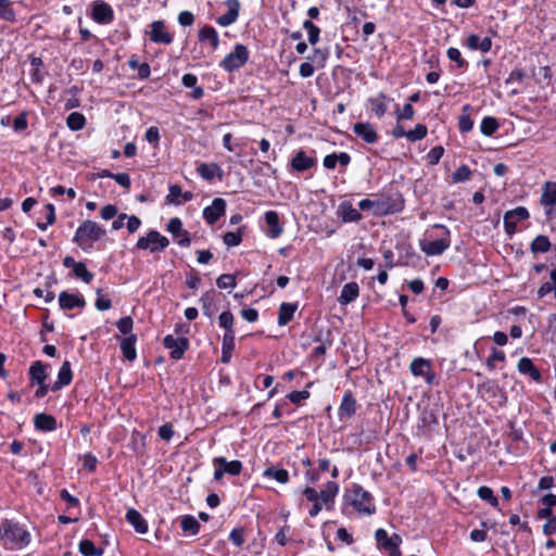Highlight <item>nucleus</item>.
I'll return each mask as SVG.
<instances>
[{
	"instance_id": "052dcab7",
	"label": "nucleus",
	"mask_w": 556,
	"mask_h": 556,
	"mask_svg": "<svg viewBox=\"0 0 556 556\" xmlns=\"http://www.w3.org/2000/svg\"><path fill=\"white\" fill-rule=\"evenodd\" d=\"M97 295H98V298H97L96 303H94L97 309H99V311H106V309L111 308V306H112L111 300L110 299H105L103 295H101V290L100 289L97 290Z\"/></svg>"
},
{
	"instance_id": "c756f323",
	"label": "nucleus",
	"mask_w": 556,
	"mask_h": 556,
	"mask_svg": "<svg viewBox=\"0 0 556 556\" xmlns=\"http://www.w3.org/2000/svg\"><path fill=\"white\" fill-rule=\"evenodd\" d=\"M467 46L471 50H480L482 52H488L492 47V41L491 38L489 37H484L481 39L478 35L471 34L467 38Z\"/></svg>"
},
{
	"instance_id": "f3484780",
	"label": "nucleus",
	"mask_w": 556,
	"mask_h": 556,
	"mask_svg": "<svg viewBox=\"0 0 556 556\" xmlns=\"http://www.w3.org/2000/svg\"><path fill=\"white\" fill-rule=\"evenodd\" d=\"M375 539L378 542L379 546L382 549H388L389 547H395V544L402 543V538L397 533H393L391 536L388 535V532L380 528L375 532Z\"/></svg>"
},
{
	"instance_id": "79ce46f5",
	"label": "nucleus",
	"mask_w": 556,
	"mask_h": 556,
	"mask_svg": "<svg viewBox=\"0 0 556 556\" xmlns=\"http://www.w3.org/2000/svg\"><path fill=\"white\" fill-rule=\"evenodd\" d=\"M149 233L157 236V239L152 238L150 241V244L152 245V253L164 251L169 245V240L166 237L162 236L159 231L150 230Z\"/></svg>"
},
{
	"instance_id": "8fccbe9b",
	"label": "nucleus",
	"mask_w": 556,
	"mask_h": 556,
	"mask_svg": "<svg viewBox=\"0 0 556 556\" xmlns=\"http://www.w3.org/2000/svg\"><path fill=\"white\" fill-rule=\"evenodd\" d=\"M218 323H219V326L225 328V333H230L231 334H235V331H233V315L230 313V312H223L219 317H218Z\"/></svg>"
},
{
	"instance_id": "4468645a",
	"label": "nucleus",
	"mask_w": 556,
	"mask_h": 556,
	"mask_svg": "<svg viewBox=\"0 0 556 556\" xmlns=\"http://www.w3.org/2000/svg\"><path fill=\"white\" fill-rule=\"evenodd\" d=\"M450 247L448 238H441L432 241H421L420 248L427 255H441Z\"/></svg>"
},
{
	"instance_id": "7ed1b4c3",
	"label": "nucleus",
	"mask_w": 556,
	"mask_h": 556,
	"mask_svg": "<svg viewBox=\"0 0 556 556\" xmlns=\"http://www.w3.org/2000/svg\"><path fill=\"white\" fill-rule=\"evenodd\" d=\"M105 235V230L93 220H85L76 230L74 241L84 247L87 241H98Z\"/></svg>"
},
{
	"instance_id": "5701e85b",
	"label": "nucleus",
	"mask_w": 556,
	"mask_h": 556,
	"mask_svg": "<svg viewBox=\"0 0 556 556\" xmlns=\"http://www.w3.org/2000/svg\"><path fill=\"white\" fill-rule=\"evenodd\" d=\"M315 165V160L305 154L304 151L300 150L296 152L294 157L291 160V167L295 172H304Z\"/></svg>"
},
{
	"instance_id": "a19ab883",
	"label": "nucleus",
	"mask_w": 556,
	"mask_h": 556,
	"mask_svg": "<svg viewBox=\"0 0 556 556\" xmlns=\"http://www.w3.org/2000/svg\"><path fill=\"white\" fill-rule=\"evenodd\" d=\"M86 118L79 112L71 113L66 118V125L71 130H80L85 127Z\"/></svg>"
},
{
	"instance_id": "a211bd4d",
	"label": "nucleus",
	"mask_w": 556,
	"mask_h": 556,
	"mask_svg": "<svg viewBox=\"0 0 556 556\" xmlns=\"http://www.w3.org/2000/svg\"><path fill=\"white\" fill-rule=\"evenodd\" d=\"M353 130L367 143H374L378 140L377 132L369 123H356L353 126Z\"/></svg>"
},
{
	"instance_id": "13d9d810",
	"label": "nucleus",
	"mask_w": 556,
	"mask_h": 556,
	"mask_svg": "<svg viewBox=\"0 0 556 556\" xmlns=\"http://www.w3.org/2000/svg\"><path fill=\"white\" fill-rule=\"evenodd\" d=\"M216 285L219 289L236 287V278L230 274H223L217 278Z\"/></svg>"
},
{
	"instance_id": "69168bd1",
	"label": "nucleus",
	"mask_w": 556,
	"mask_h": 556,
	"mask_svg": "<svg viewBox=\"0 0 556 556\" xmlns=\"http://www.w3.org/2000/svg\"><path fill=\"white\" fill-rule=\"evenodd\" d=\"M328 55H329V51L327 49L326 50L315 49L312 60H313V62L318 63L323 67L326 60L328 59Z\"/></svg>"
},
{
	"instance_id": "20e7f679",
	"label": "nucleus",
	"mask_w": 556,
	"mask_h": 556,
	"mask_svg": "<svg viewBox=\"0 0 556 556\" xmlns=\"http://www.w3.org/2000/svg\"><path fill=\"white\" fill-rule=\"evenodd\" d=\"M249 60V50L244 45L237 43L233 51L227 54L220 62V66L231 73L243 66Z\"/></svg>"
},
{
	"instance_id": "e433bc0d",
	"label": "nucleus",
	"mask_w": 556,
	"mask_h": 556,
	"mask_svg": "<svg viewBox=\"0 0 556 556\" xmlns=\"http://www.w3.org/2000/svg\"><path fill=\"white\" fill-rule=\"evenodd\" d=\"M263 476L266 478H273L279 483H287L289 481V473L286 469L277 467H268L263 471Z\"/></svg>"
},
{
	"instance_id": "6e6552de",
	"label": "nucleus",
	"mask_w": 556,
	"mask_h": 556,
	"mask_svg": "<svg viewBox=\"0 0 556 556\" xmlns=\"http://www.w3.org/2000/svg\"><path fill=\"white\" fill-rule=\"evenodd\" d=\"M529 218V212L523 206H518L514 210L507 211L504 214V227L505 231L511 236L516 232L517 224L520 220Z\"/></svg>"
},
{
	"instance_id": "49530a36",
	"label": "nucleus",
	"mask_w": 556,
	"mask_h": 556,
	"mask_svg": "<svg viewBox=\"0 0 556 556\" xmlns=\"http://www.w3.org/2000/svg\"><path fill=\"white\" fill-rule=\"evenodd\" d=\"M73 274L86 283H90L93 279V274L89 271L86 265L81 262L75 265Z\"/></svg>"
},
{
	"instance_id": "37998d69",
	"label": "nucleus",
	"mask_w": 556,
	"mask_h": 556,
	"mask_svg": "<svg viewBox=\"0 0 556 556\" xmlns=\"http://www.w3.org/2000/svg\"><path fill=\"white\" fill-rule=\"evenodd\" d=\"M79 552L84 556H102L104 551L101 547H96L94 544L89 540H83L79 543Z\"/></svg>"
},
{
	"instance_id": "4c0bfd02",
	"label": "nucleus",
	"mask_w": 556,
	"mask_h": 556,
	"mask_svg": "<svg viewBox=\"0 0 556 556\" xmlns=\"http://www.w3.org/2000/svg\"><path fill=\"white\" fill-rule=\"evenodd\" d=\"M551 242L546 236H536L531 242V251L533 253H546L551 250Z\"/></svg>"
},
{
	"instance_id": "dca6fc26",
	"label": "nucleus",
	"mask_w": 556,
	"mask_h": 556,
	"mask_svg": "<svg viewBox=\"0 0 556 556\" xmlns=\"http://www.w3.org/2000/svg\"><path fill=\"white\" fill-rule=\"evenodd\" d=\"M59 304L62 309H73L74 307H84L86 305V301L80 295L62 291L59 294Z\"/></svg>"
},
{
	"instance_id": "c9c22d12",
	"label": "nucleus",
	"mask_w": 556,
	"mask_h": 556,
	"mask_svg": "<svg viewBox=\"0 0 556 556\" xmlns=\"http://www.w3.org/2000/svg\"><path fill=\"white\" fill-rule=\"evenodd\" d=\"M29 376L33 383H41L46 381V366L37 361L29 368Z\"/></svg>"
},
{
	"instance_id": "ddd939ff",
	"label": "nucleus",
	"mask_w": 556,
	"mask_h": 556,
	"mask_svg": "<svg viewBox=\"0 0 556 556\" xmlns=\"http://www.w3.org/2000/svg\"><path fill=\"white\" fill-rule=\"evenodd\" d=\"M226 5L228 8L227 13L220 15L216 20V23L223 27H227V26L233 24L238 20L239 10H240L239 0H227Z\"/></svg>"
},
{
	"instance_id": "3c124183",
	"label": "nucleus",
	"mask_w": 556,
	"mask_h": 556,
	"mask_svg": "<svg viewBox=\"0 0 556 556\" xmlns=\"http://www.w3.org/2000/svg\"><path fill=\"white\" fill-rule=\"evenodd\" d=\"M181 529L185 532H191L192 534H197L199 532L200 525L194 517L185 516L181 520Z\"/></svg>"
},
{
	"instance_id": "f257e3e1",
	"label": "nucleus",
	"mask_w": 556,
	"mask_h": 556,
	"mask_svg": "<svg viewBox=\"0 0 556 556\" xmlns=\"http://www.w3.org/2000/svg\"><path fill=\"white\" fill-rule=\"evenodd\" d=\"M344 497L359 514L372 515L376 511L371 494L358 484L346 491Z\"/></svg>"
},
{
	"instance_id": "bf43d9fd",
	"label": "nucleus",
	"mask_w": 556,
	"mask_h": 556,
	"mask_svg": "<svg viewBox=\"0 0 556 556\" xmlns=\"http://www.w3.org/2000/svg\"><path fill=\"white\" fill-rule=\"evenodd\" d=\"M132 327H134V321L130 316L123 317L117 321V328L123 334L130 333L132 330Z\"/></svg>"
},
{
	"instance_id": "f704fd0d",
	"label": "nucleus",
	"mask_w": 556,
	"mask_h": 556,
	"mask_svg": "<svg viewBox=\"0 0 556 556\" xmlns=\"http://www.w3.org/2000/svg\"><path fill=\"white\" fill-rule=\"evenodd\" d=\"M199 40H208L211 47L215 50L219 45V38L217 31L211 26H204L199 30Z\"/></svg>"
},
{
	"instance_id": "ea45409f",
	"label": "nucleus",
	"mask_w": 556,
	"mask_h": 556,
	"mask_svg": "<svg viewBox=\"0 0 556 556\" xmlns=\"http://www.w3.org/2000/svg\"><path fill=\"white\" fill-rule=\"evenodd\" d=\"M200 302L202 303L203 314L211 318L215 313L214 292L213 291L205 292L201 296Z\"/></svg>"
},
{
	"instance_id": "0eeeda50",
	"label": "nucleus",
	"mask_w": 556,
	"mask_h": 556,
	"mask_svg": "<svg viewBox=\"0 0 556 556\" xmlns=\"http://www.w3.org/2000/svg\"><path fill=\"white\" fill-rule=\"evenodd\" d=\"M409 369L415 377L425 378L428 384L433 383L435 376L431 370V363L429 359L424 357H416L412 361Z\"/></svg>"
},
{
	"instance_id": "b1692460",
	"label": "nucleus",
	"mask_w": 556,
	"mask_h": 556,
	"mask_svg": "<svg viewBox=\"0 0 556 556\" xmlns=\"http://www.w3.org/2000/svg\"><path fill=\"white\" fill-rule=\"evenodd\" d=\"M126 520L135 528L138 533L144 534L148 532V523L141 514L135 508H130L126 513Z\"/></svg>"
},
{
	"instance_id": "f8f14e48",
	"label": "nucleus",
	"mask_w": 556,
	"mask_h": 556,
	"mask_svg": "<svg viewBox=\"0 0 556 556\" xmlns=\"http://www.w3.org/2000/svg\"><path fill=\"white\" fill-rule=\"evenodd\" d=\"M167 230L175 237L178 238V244L180 247H189L191 243L188 231L182 229V222L178 217L169 219L167 224Z\"/></svg>"
},
{
	"instance_id": "338daca9",
	"label": "nucleus",
	"mask_w": 556,
	"mask_h": 556,
	"mask_svg": "<svg viewBox=\"0 0 556 556\" xmlns=\"http://www.w3.org/2000/svg\"><path fill=\"white\" fill-rule=\"evenodd\" d=\"M230 540L236 546H241L244 543V531L241 528H236L230 532Z\"/></svg>"
},
{
	"instance_id": "423d86ee",
	"label": "nucleus",
	"mask_w": 556,
	"mask_h": 556,
	"mask_svg": "<svg viewBox=\"0 0 556 556\" xmlns=\"http://www.w3.org/2000/svg\"><path fill=\"white\" fill-rule=\"evenodd\" d=\"M163 344L170 351V357L175 361L182 358L189 348V341L185 337H174L168 334L164 338Z\"/></svg>"
},
{
	"instance_id": "c03bdc74",
	"label": "nucleus",
	"mask_w": 556,
	"mask_h": 556,
	"mask_svg": "<svg viewBox=\"0 0 556 556\" xmlns=\"http://www.w3.org/2000/svg\"><path fill=\"white\" fill-rule=\"evenodd\" d=\"M498 128V123L494 117L486 116L482 119L480 129L485 136H492Z\"/></svg>"
},
{
	"instance_id": "412c9836",
	"label": "nucleus",
	"mask_w": 556,
	"mask_h": 556,
	"mask_svg": "<svg viewBox=\"0 0 556 556\" xmlns=\"http://www.w3.org/2000/svg\"><path fill=\"white\" fill-rule=\"evenodd\" d=\"M199 175L205 180H212L215 177L222 179L224 177V172L216 163H202L198 167Z\"/></svg>"
},
{
	"instance_id": "2f4dec72",
	"label": "nucleus",
	"mask_w": 556,
	"mask_h": 556,
	"mask_svg": "<svg viewBox=\"0 0 556 556\" xmlns=\"http://www.w3.org/2000/svg\"><path fill=\"white\" fill-rule=\"evenodd\" d=\"M136 340V336L130 334L129 337L124 338L121 342V350L123 356L129 362L135 361L137 357V352L135 348Z\"/></svg>"
},
{
	"instance_id": "6ab92c4d",
	"label": "nucleus",
	"mask_w": 556,
	"mask_h": 556,
	"mask_svg": "<svg viewBox=\"0 0 556 556\" xmlns=\"http://www.w3.org/2000/svg\"><path fill=\"white\" fill-rule=\"evenodd\" d=\"M265 222L268 226L267 236L269 238H278L282 233V226L279 223V215L275 211H268L265 213Z\"/></svg>"
},
{
	"instance_id": "39448f33",
	"label": "nucleus",
	"mask_w": 556,
	"mask_h": 556,
	"mask_svg": "<svg viewBox=\"0 0 556 556\" xmlns=\"http://www.w3.org/2000/svg\"><path fill=\"white\" fill-rule=\"evenodd\" d=\"M214 479L220 480L225 473L238 476L242 470V463L240 460L228 462L225 457L214 458Z\"/></svg>"
},
{
	"instance_id": "0e129e2a",
	"label": "nucleus",
	"mask_w": 556,
	"mask_h": 556,
	"mask_svg": "<svg viewBox=\"0 0 556 556\" xmlns=\"http://www.w3.org/2000/svg\"><path fill=\"white\" fill-rule=\"evenodd\" d=\"M458 126L462 132H468L473 127V122L468 114H464L458 119Z\"/></svg>"
},
{
	"instance_id": "e2e57ef3",
	"label": "nucleus",
	"mask_w": 556,
	"mask_h": 556,
	"mask_svg": "<svg viewBox=\"0 0 556 556\" xmlns=\"http://www.w3.org/2000/svg\"><path fill=\"white\" fill-rule=\"evenodd\" d=\"M414 114H415V110L414 108L412 106L410 103H407V104H404L403 105V109L397 113V121H402V119H412L414 117Z\"/></svg>"
},
{
	"instance_id": "5fc2aeb1",
	"label": "nucleus",
	"mask_w": 556,
	"mask_h": 556,
	"mask_svg": "<svg viewBox=\"0 0 556 556\" xmlns=\"http://www.w3.org/2000/svg\"><path fill=\"white\" fill-rule=\"evenodd\" d=\"M419 420L422 427H431L432 425L438 422L435 413L427 408L421 410Z\"/></svg>"
},
{
	"instance_id": "9d476101",
	"label": "nucleus",
	"mask_w": 556,
	"mask_h": 556,
	"mask_svg": "<svg viewBox=\"0 0 556 556\" xmlns=\"http://www.w3.org/2000/svg\"><path fill=\"white\" fill-rule=\"evenodd\" d=\"M403 208V202L397 195L396 199L392 197H382L376 199V214L377 215H388L400 212Z\"/></svg>"
},
{
	"instance_id": "4be33fe9",
	"label": "nucleus",
	"mask_w": 556,
	"mask_h": 556,
	"mask_svg": "<svg viewBox=\"0 0 556 556\" xmlns=\"http://www.w3.org/2000/svg\"><path fill=\"white\" fill-rule=\"evenodd\" d=\"M356 412V401L351 392H345L339 407L340 419L351 418Z\"/></svg>"
},
{
	"instance_id": "774afa93",
	"label": "nucleus",
	"mask_w": 556,
	"mask_h": 556,
	"mask_svg": "<svg viewBox=\"0 0 556 556\" xmlns=\"http://www.w3.org/2000/svg\"><path fill=\"white\" fill-rule=\"evenodd\" d=\"M174 435L173 426L164 424L159 428V437L164 441H169Z\"/></svg>"
},
{
	"instance_id": "c85d7f7f",
	"label": "nucleus",
	"mask_w": 556,
	"mask_h": 556,
	"mask_svg": "<svg viewBox=\"0 0 556 556\" xmlns=\"http://www.w3.org/2000/svg\"><path fill=\"white\" fill-rule=\"evenodd\" d=\"M339 215L345 223L358 222L362 218L359 211L349 202H343L339 206Z\"/></svg>"
},
{
	"instance_id": "cd10ccee",
	"label": "nucleus",
	"mask_w": 556,
	"mask_h": 556,
	"mask_svg": "<svg viewBox=\"0 0 556 556\" xmlns=\"http://www.w3.org/2000/svg\"><path fill=\"white\" fill-rule=\"evenodd\" d=\"M359 293V287L356 282L352 281L349 283H345L342 287L340 296L338 298V301L342 305H346L351 302H353Z\"/></svg>"
},
{
	"instance_id": "aec40b11",
	"label": "nucleus",
	"mask_w": 556,
	"mask_h": 556,
	"mask_svg": "<svg viewBox=\"0 0 556 556\" xmlns=\"http://www.w3.org/2000/svg\"><path fill=\"white\" fill-rule=\"evenodd\" d=\"M73 379L71 363L68 361H64L59 374H58V380L52 384L51 390L58 391L61 388L67 386L71 383Z\"/></svg>"
},
{
	"instance_id": "72a5a7b5",
	"label": "nucleus",
	"mask_w": 556,
	"mask_h": 556,
	"mask_svg": "<svg viewBox=\"0 0 556 556\" xmlns=\"http://www.w3.org/2000/svg\"><path fill=\"white\" fill-rule=\"evenodd\" d=\"M298 308L296 304L281 303L278 313V325L286 326L292 318Z\"/></svg>"
},
{
	"instance_id": "de8ad7c7",
	"label": "nucleus",
	"mask_w": 556,
	"mask_h": 556,
	"mask_svg": "<svg viewBox=\"0 0 556 556\" xmlns=\"http://www.w3.org/2000/svg\"><path fill=\"white\" fill-rule=\"evenodd\" d=\"M303 27L307 30L308 41L311 45H315L319 40L320 29L312 21L306 20L303 23Z\"/></svg>"
},
{
	"instance_id": "a878e982",
	"label": "nucleus",
	"mask_w": 556,
	"mask_h": 556,
	"mask_svg": "<svg viewBox=\"0 0 556 556\" xmlns=\"http://www.w3.org/2000/svg\"><path fill=\"white\" fill-rule=\"evenodd\" d=\"M517 368L520 374L530 376L536 382L541 381L542 379L539 369L534 366L533 362L529 357L520 358Z\"/></svg>"
},
{
	"instance_id": "864d4df0",
	"label": "nucleus",
	"mask_w": 556,
	"mask_h": 556,
	"mask_svg": "<svg viewBox=\"0 0 556 556\" xmlns=\"http://www.w3.org/2000/svg\"><path fill=\"white\" fill-rule=\"evenodd\" d=\"M471 169L467 165L459 166L452 175V181L464 182L470 178Z\"/></svg>"
},
{
	"instance_id": "a18cd8bd",
	"label": "nucleus",
	"mask_w": 556,
	"mask_h": 556,
	"mask_svg": "<svg viewBox=\"0 0 556 556\" xmlns=\"http://www.w3.org/2000/svg\"><path fill=\"white\" fill-rule=\"evenodd\" d=\"M477 494H478V496L481 500L486 501L491 506H493V507H497L498 506V500L494 495V493H493L491 488L485 486V485L480 486L478 489Z\"/></svg>"
},
{
	"instance_id": "6e6d98bb",
	"label": "nucleus",
	"mask_w": 556,
	"mask_h": 556,
	"mask_svg": "<svg viewBox=\"0 0 556 556\" xmlns=\"http://www.w3.org/2000/svg\"><path fill=\"white\" fill-rule=\"evenodd\" d=\"M446 54L451 61L457 63L459 68L467 67L468 63L462 58L460 51L457 48H448Z\"/></svg>"
},
{
	"instance_id": "9b49d317",
	"label": "nucleus",
	"mask_w": 556,
	"mask_h": 556,
	"mask_svg": "<svg viewBox=\"0 0 556 556\" xmlns=\"http://www.w3.org/2000/svg\"><path fill=\"white\" fill-rule=\"evenodd\" d=\"M226 211V201L222 198H215L210 206L203 210V217L207 224L214 225Z\"/></svg>"
},
{
	"instance_id": "09e8293b",
	"label": "nucleus",
	"mask_w": 556,
	"mask_h": 556,
	"mask_svg": "<svg viewBox=\"0 0 556 556\" xmlns=\"http://www.w3.org/2000/svg\"><path fill=\"white\" fill-rule=\"evenodd\" d=\"M0 18L8 22L15 21V13L11 8L10 0H0Z\"/></svg>"
},
{
	"instance_id": "603ef678",
	"label": "nucleus",
	"mask_w": 556,
	"mask_h": 556,
	"mask_svg": "<svg viewBox=\"0 0 556 556\" xmlns=\"http://www.w3.org/2000/svg\"><path fill=\"white\" fill-rule=\"evenodd\" d=\"M427 127L424 124H417L414 129L407 131V140L415 142L427 136Z\"/></svg>"
},
{
	"instance_id": "4d7b16f0",
	"label": "nucleus",
	"mask_w": 556,
	"mask_h": 556,
	"mask_svg": "<svg viewBox=\"0 0 556 556\" xmlns=\"http://www.w3.org/2000/svg\"><path fill=\"white\" fill-rule=\"evenodd\" d=\"M224 243L228 247H237L242 241V235L240 231L237 232H226L223 237Z\"/></svg>"
},
{
	"instance_id": "7c9ffc66",
	"label": "nucleus",
	"mask_w": 556,
	"mask_h": 556,
	"mask_svg": "<svg viewBox=\"0 0 556 556\" xmlns=\"http://www.w3.org/2000/svg\"><path fill=\"white\" fill-rule=\"evenodd\" d=\"M339 492V485L337 482L329 481L326 483L325 488L318 492L319 501L325 505H329L333 503L334 497Z\"/></svg>"
},
{
	"instance_id": "58836bf2",
	"label": "nucleus",
	"mask_w": 556,
	"mask_h": 556,
	"mask_svg": "<svg viewBox=\"0 0 556 556\" xmlns=\"http://www.w3.org/2000/svg\"><path fill=\"white\" fill-rule=\"evenodd\" d=\"M235 349V334L224 333L223 336V355L222 362L228 363L230 359L231 351Z\"/></svg>"
},
{
	"instance_id": "bb28decb",
	"label": "nucleus",
	"mask_w": 556,
	"mask_h": 556,
	"mask_svg": "<svg viewBox=\"0 0 556 556\" xmlns=\"http://www.w3.org/2000/svg\"><path fill=\"white\" fill-rule=\"evenodd\" d=\"M541 204L551 210L556 206V182L547 181L543 187Z\"/></svg>"
},
{
	"instance_id": "1a4fd4ad",
	"label": "nucleus",
	"mask_w": 556,
	"mask_h": 556,
	"mask_svg": "<svg viewBox=\"0 0 556 556\" xmlns=\"http://www.w3.org/2000/svg\"><path fill=\"white\" fill-rule=\"evenodd\" d=\"M91 16L99 24H110L114 20V11L109 3L98 0L92 4Z\"/></svg>"
},
{
	"instance_id": "393cba45",
	"label": "nucleus",
	"mask_w": 556,
	"mask_h": 556,
	"mask_svg": "<svg viewBox=\"0 0 556 556\" xmlns=\"http://www.w3.org/2000/svg\"><path fill=\"white\" fill-rule=\"evenodd\" d=\"M34 425L40 431H53L56 429V419L52 415L40 413L35 415Z\"/></svg>"
},
{
	"instance_id": "2eb2a0df",
	"label": "nucleus",
	"mask_w": 556,
	"mask_h": 556,
	"mask_svg": "<svg viewBox=\"0 0 556 556\" xmlns=\"http://www.w3.org/2000/svg\"><path fill=\"white\" fill-rule=\"evenodd\" d=\"M150 39L156 43L168 45L173 37L165 30V24L162 21H155L151 24Z\"/></svg>"
},
{
	"instance_id": "f03ea898",
	"label": "nucleus",
	"mask_w": 556,
	"mask_h": 556,
	"mask_svg": "<svg viewBox=\"0 0 556 556\" xmlns=\"http://www.w3.org/2000/svg\"><path fill=\"white\" fill-rule=\"evenodd\" d=\"M0 540L21 548L30 542V533L18 523L4 520L0 526Z\"/></svg>"
},
{
	"instance_id": "473e14b6",
	"label": "nucleus",
	"mask_w": 556,
	"mask_h": 556,
	"mask_svg": "<svg viewBox=\"0 0 556 556\" xmlns=\"http://www.w3.org/2000/svg\"><path fill=\"white\" fill-rule=\"evenodd\" d=\"M368 102L370 104L371 112L376 116L382 117L386 114L388 106H387V96L384 93H379L377 97L370 98L368 100Z\"/></svg>"
},
{
	"instance_id": "680f3d73",
	"label": "nucleus",
	"mask_w": 556,
	"mask_h": 556,
	"mask_svg": "<svg viewBox=\"0 0 556 556\" xmlns=\"http://www.w3.org/2000/svg\"><path fill=\"white\" fill-rule=\"evenodd\" d=\"M444 153V149L440 146L432 148L427 155L430 164H437Z\"/></svg>"
}]
</instances>
